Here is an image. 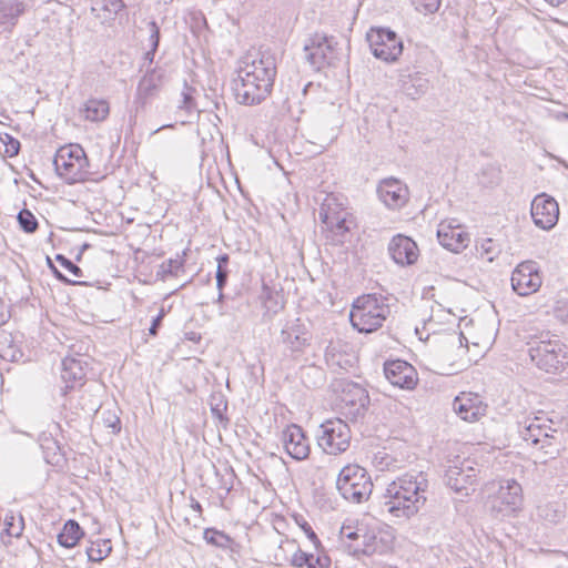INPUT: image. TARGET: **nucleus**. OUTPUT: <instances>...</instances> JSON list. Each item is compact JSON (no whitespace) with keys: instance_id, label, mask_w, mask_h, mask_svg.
<instances>
[{"instance_id":"6e6d98bb","label":"nucleus","mask_w":568,"mask_h":568,"mask_svg":"<svg viewBox=\"0 0 568 568\" xmlns=\"http://www.w3.org/2000/svg\"><path fill=\"white\" fill-rule=\"evenodd\" d=\"M219 268H227L230 256L227 254H221L216 257Z\"/></svg>"},{"instance_id":"7ed1b4c3","label":"nucleus","mask_w":568,"mask_h":568,"mask_svg":"<svg viewBox=\"0 0 568 568\" xmlns=\"http://www.w3.org/2000/svg\"><path fill=\"white\" fill-rule=\"evenodd\" d=\"M528 355L534 365L548 374H560L568 366V347L557 336L542 332L528 343Z\"/></svg>"},{"instance_id":"a19ab883","label":"nucleus","mask_w":568,"mask_h":568,"mask_svg":"<svg viewBox=\"0 0 568 568\" xmlns=\"http://www.w3.org/2000/svg\"><path fill=\"white\" fill-rule=\"evenodd\" d=\"M262 296L264 298V305L267 308V311L277 313L278 310L283 307V304L277 300V293L274 294L271 290L264 287Z\"/></svg>"},{"instance_id":"49530a36","label":"nucleus","mask_w":568,"mask_h":568,"mask_svg":"<svg viewBox=\"0 0 568 568\" xmlns=\"http://www.w3.org/2000/svg\"><path fill=\"white\" fill-rule=\"evenodd\" d=\"M416 9L420 12L434 13L439 9L440 0H415Z\"/></svg>"},{"instance_id":"37998d69","label":"nucleus","mask_w":568,"mask_h":568,"mask_svg":"<svg viewBox=\"0 0 568 568\" xmlns=\"http://www.w3.org/2000/svg\"><path fill=\"white\" fill-rule=\"evenodd\" d=\"M1 142L4 144V153L12 158L16 156L20 151V142L6 133L3 136H0Z\"/></svg>"},{"instance_id":"473e14b6","label":"nucleus","mask_w":568,"mask_h":568,"mask_svg":"<svg viewBox=\"0 0 568 568\" xmlns=\"http://www.w3.org/2000/svg\"><path fill=\"white\" fill-rule=\"evenodd\" d=\"M203 538L207 544L220 548H227L231 544V538L226 534L214 528H206Z\"/></svg>"},{"instance_id":"5fc2aeb1","label":"nucleus","mask_w":568,"mask_h":568,"mask_svg":"<svg viewBox=\"0 0 568 568\" xmlns=\"http://www.w3.org/2000/svg\"><path fill=\"white\" fill-rule=\"evenodd\" d=\"M474 464L475 463L471 460H464L460 463L459 468H463V473H465L467 475H471V473H473L475 475V481H476L480 470L478 468L474 467Z\"/></svg>"},{"instance_id":"72a5a7b5","label":"nucleus","mask_w":568,"mask_h":568,"mask_svg":"<svg viewBox=\"0 0 568 568\" xmlns=\"http://www.w3.org/2000/svg\"><path fill=\"white\" fill-rule=\"evenodd\" d=\"M322 213L327 215H339L348 213L342 203L337 202V199L334 195H327L324 200L321 210H320V219L322 220Z\"/></svg>"},{"instance_id":"20e7f679","label":"nucleus","mask_w":568,"mask_h":568,"mask_svg":"<svg viewBox=\"0 0 568 568\" xmlns=\"http://www.w3.org/2000/svg\"><path fill=\"white\" fill-rule=\"evenodd\" d=\"M389 314L390 308L385 297L367 294L355 300L349 320L359 333H372L382 327Z\"/></svg>"},{"instance_id":"412c9836","label":"nucleus","mask_w":568,"mask_h":568,"mask_svg":"<svg viewBox=\"0 0 568 568\" xmlns=\"http://www.w3.org/2000/svg\"><path fill=\"white\" fill-rule=\"evenodd\" d=\"M87 361L82 357L77 358L68 356L63 358L61 378L65 385L60 389L62 397H65L77 385H83L87 375Z\"/></svg>"},{"instance_id":"0eeeda50","label":"nucleus","mask_w":568,"mask_h":568,"mask_svg":"<svg viewBox=\"0 0 568 568\" xmlns=\"http://www.w3.org/2000/svg\"><path fill=\"white\" fill-rule=\"evenodd\" d=\"M316 438L326 454L339 455L349 447L351 429L341 418L327 419L320 425Z\"/></svg>"},{"instance_id":"338daca9","label":"nucleus","mask_w":568,"mask_h":568,"mask_svg":"<svg viewBox=\"0 0 568 568\" xmlns=\"http://www.w3.org/2000/svg\"><path fill=\"white\" fill-rule=\"evenodd\" d=\"M355 536H356V534H355V532H353V534H349V535H348V537H349L351 539H354V538H355Z\"/></svg>"},{"instance_id":"ddd939ff","label":"nucleus","mask_w":568,"mask_h":568,"mask_svg":"<svg viewBox=\"0 0 568 568\" xmlns=\"http://www.w3.org/2000/svg\"><path fill=\"white\" fill-rule=\"evenodd\" d=\"M165 82V70L160 67L148 68L140 79L134 94L133 104L136 110L143 109L155 99Z\"/></svg>"},{"instance_id":"2f4dec72","label":"nucleus","mask_w":568,"mask_h":568,"mask_svg":"<svg viewBox=\"0 0 568 568\" xmlns=\"http://www.w3.org/2000/svg\"><path fill=\"white\" fill-rule=\"evenodd\" d=\"M348 213L339 215H327L322 213V222L335 234L343 235L349 231L351 221L347 220Z\"/></svg>"},{"instance_id":"f704fd0d","label":"nucleus","mask_w":568,"mask_h":568,"mask_svg":"<svg viewBox=\"0 0 568 568\" xmlns=\"http://www.w3.org/2000/svg\"><path fill=\"white\" fill-rule=\"evenodd\" d=\"M6 532L11 537L21 536L24 528V520L21 515L14 516H6L4 518Z\"/></svg>"},{"instance_id":"680f3d73","label":"nucleus","mask_w":568,"mask_h":568,"mask_svg":"<svg viewBox=\"0 0 568 568\" xmlns=\"http://www.w3.org/2000/svg\"><path fill=\"white\" fill-rule=\"evenodd\" d=\"M212 413L219 418H222V409L220 408V405L212 407Z\"/></svg>"},{"instance_id":"052dcab7","label":"nucleus","mask_w":568,"mask_h":568,"mask_svg":"<svg viewBox=\"0 0 568 568\" xmlns=\"http://www.w3.org/2000/svg\"><path fill=\"white\" fill-rule=\"evenodd\" d=\"M191 507H192L195 511H199V513H201V511H202V506H201V504H200L197 500H195V499H192Z\"/></svg>"},{"instance_id":"bf43d9fd","label":"nucleus","mask_w":568,"mask_h":568,"mask_svg":"<svg viewBox=\"0 0 568 568\" xmlns=\"http://www.w3.org/2000/svg\"><path fill=\"white\" fill-rule=\"evenodd\" d=\"M549 6L551 7H559L560 4H562L564 2H566L567 0H545Z\"/></svg>"},{"instance_id":"a878e982","label":"nucleus","mask_w":568,"mask_h":568,"mask_svg":"<svg viewBox=\"0 0 568 568\" xmlns=\"http://www.w3.org/2000/svg\"><path fill=\"white\" fill-rule=\"evenodd\" d=\"M566 507L560 501H544L537 506V518L548 523L558 524L565 517Z\"/></svg>"},{"instance_id":"c756f323","label":"nucleus","mask_w":568,"mask_h":568,"mask_svg":"<svg viewBox=\"0 0 568 568\" xmlns=\"http://www.w3.org/2000/svg\"><path fill=\"white\" fill-rule=\"evenodd\" d=\"M123 0H92L91 10L97 18L109 20L124 8Z\"/></svg>"},{"instance_id":"5701e85b","label":"nucleus","mask_w":568,"mask_h":568,"mask_svg":"<svg viewBox=\"0 0 568 568\" xmlns=\"http://www.w3.org/2000/svg\"><path fill=\"white\" fill-rule=\"evenodd\" d=\"M341 400L344 404V408L348 409L345 414L355 418L363 416L369 404L367 390L355 383H348L345 385Z\"/></svg>"},{"instance_id":"69168bd1","label":"nucleus","mask_w":568,"mask_h":568,"mask_svg":"<svg viewBox=\"0 0 568 568\" xmlns=\"http://www.w3.org/2000/svg\"><path fill=\"white\" fill-rule=\"evenodd\" d=\"M306 566L307 568H316L315 564L312 561H310Z\"/></svg>"},{"instance_id":"7c9ffc66","label":"nucleus","mask_w":568,"mask_h":568,"mask_svg":"<svg viewBox=\"0 0 568 568\" xmlns=\"http://www.w3.org/2000/svg\"><path fill=\"white\" fill-rule=\"evenodd\" d=\"M84 118L89 121H103L110 112L109 103L105 100L90 99L82 109Z\"/></svg>"},{"instance_id":"2eb2a0df","label":"nucleus","mask_w":568,"mask_h":568,"mask_svg":"<svg viewBox=\"0 0 568 568\" xmlns=\"http://www.w3.org/2000/svg\"><path fill=\"white\" fill-rule=\"evenodd\" d=\"M384 374L392 385L403 389H414L418 383L417 371L403 359L387 361L384 364Z\"/></svg>"},{"instance_id":"c85d7f7f","label":"nucleus","mask_w":568,"mask_h":568,"mask_svg":"<svg viewBox=\"0 0 568 568\" xmlns=\"http://www.w3.org/2000/svg\"><path fill=\"white\" fill-rule=\"evenodd\" d=\"M84 532L78 521L68 520L58 535V542L64 548H73L83 537Z\"/></svg>"},{"instance_id":"4be33fe9","label":"nucleus","mask_w":568,"mask_h":568,"mask_svg":"<svg viewBox=\"0 0 568 568\" xmlns=\"http://www.w3.org/2000/svg\"><path fill=\"white\" fill-rule=\"evenodd\" d=\"M455 413L466 422H476L486 414L487 405L474 393H462L454 399Z\"/></svg>"},{"instance_id":"58836bf2","label":"nucleus","mask_w":568,"mask_h":568,"mask_svg":"<svg viewBox=\"0 0 568 568\" xmlns=\"http://www.w3.org/2000/svg\"><path fill=\"white\" fill-rule=\"evenodd\" d=\"M103 424L106 428H110L113 434L121 432V420L114 410H104L102 413Z\"/></svg>"},{"instance_id":"c9c22d12","label":"nucleus","mask_w":568,"mask_h":568,"mask_svg":"<svg viewBox=\"0 0 568 568\" xmlns=\"http://www.w3.org/2000/svg\"><path fill=\"white\" fill-rule=\"evenodd\" d=\"M18 222L20 227L27 233H33L38 229V221L36 216L27 209L18 213Z\"/></svg>"},{"instance_id":"f8f14e48","label":"nucleus","mask_w":568,"mask_h":568,"mask_svg":"<svg viewBox=\"0 0 568 568\" xmlns=\"http://www.w3.org/2000/svg\"><path fill=\"white\" fill-rule=\"evenodd\" d=\"M510 282L514 292L519 296L536 293L542 284L538 263L531 260L520 262L513 271Z\"/></svg>"},{"instance_id":"13d9d810","label":"nucleus","mask_w":568,"mask_h":568,"mask_svg":"<svg viewBox=\"0 0 568 568\" xmlns=\"http://www.w3.org/2000/svg\"><path fill=\"white\" fill-rule=\"evenodd\" d=\"M155 52L156 51H153V49H150L149 51L145 52L144 61H146L149 63V65L152 64V62L154 60Z\"/></svg>"},{"instance_id":"aec40b11","label":"nucleus","mask_w":568,"mask_h":568,"mask_svg":"<svg viewBox=\"0 0 568 568\" xmlns=\"http://www.w3.org/2000/svg\"><path fill=\"white\" fill-rule=\"evenodd\" d=\"M388 253L393 261L400 266H409L416 263L419 250L416 242L409 236L397 234L388 244Z\"/></svg>"},{"instance_id":"ea45409f","label":"nucleus","mask_w":568,"mask_h":568,"mask_svg":"<svg viewBox=\"0 0 568 568\" xmlns=\"http://www.w3.org/2000/svg\"><path fill=\"white\" fill-rule=\"evenodd\" d=\"M183 267V262L180 258H170L160 265L159 274L163 277L166 275H176Z\"/></svg>"},{"instance_id":"39448f33","label":"nucleus","mask_w":568,"mask_h":568,"mask_svg":"<svg viewBox=\"0 0 568 568\" xmlns=\"http://www.w3.org/2000/svg\"><path fill=\"white\" fill-rule=\"evenodd\" d=\"M336 488L345 500L362 504L372 495L373 483L365 468L348 464L339 470Z\"/></svg>"},{"instance_id":"3c124183","label":"nucleus","mask_w":568,"mask_h":568,"mask_svg":"<svg viewBox=\"0 0 568 568\" xmlns=\"http://www.w3.org/2000/svg\"><path fill=\"white\" fill-rule=\"evenodd\" d=\"M193 89L190 88L186 82H184V90L182 92V105L180 108L191 110L195 106L194 98L192 95Z\"/></svg>"},{"instance_id":"8fccbe9b","label":"nucleus","mask_w":568,"mask_h":568,"mask_svg":"<svg viewBox=\"0 0 568 568\" xmlns=\"http://www.w3.org/2000/svg\"><path fill=\"white\" fill-rule=\"evenodd\" d=\"M313 555L306 554L300 549H297L292 556V564L295 567L302 568L306 566L310 561H312Z\"/></svg>"},{"instance_id":"f3484780","label":"nucleus","mask_w":568,"mask_h":568,"mask_svg":"<svg viewBox=\"0 0 568 568\" xmlns=\"http://www.w3.org/2000/svg\"><path fill=\"white\" fill-rule=\"evenodd\" d=\"M521 486L516 480H506L493 499V509L503 515L515 513L521 505Z\"/></svg>"},{"instance_id":"603ef678","label":"nucleus","mask_w":568,"mask_h":568,"mask_svg":"<svg viewBox=\"0 0 568 568\" xmlns=\"http://www.w3.org/2000/svg\"><path fill=\"white\" fill-rule=\"evenodd\" d=\"M216 286L219 291H223L224 286L227 283L229 270L227 268H219L216 267Z\"/></svg>"},{"instance_id":"4d7b16f0","label":"nucleus","mask_w":568,"mask_h":568,"mask_svg":"<svg viewBox=\"0 0 568 568\" xmlns=\"http://www.w3.org/2000/svg\"><path fill=\"white\" fill-rule=\"evenodd\" d=\"M316 565L321 568H328L331 565V559L327 556H318L316 558Z\"/></svg>"},{"instance_id":"b1692460","label":"nucleus","mask_w":568,"mask_h":568,"mask_svg":"<svg viewBox=\"0 0 568 568\" xmlns=\"http://www.w3.org/2000/svg\"><path fill=\"white\" fill-rule=\"evenodd\" d=\"M445 479L452 489L459 493L465 490L466 495H468L467 486L475 483V475L473 473L471 475L463 473V468H459V465L455 464L449 466V468L446 470Z\"/></svg>"},{"instance_id":"0e129e2a","label":"nucleus","mask_w":568,"mask_h":568,"mask_svg":"<svg viewBox=\"0 0 568 568\" xmlns=\"http://www.w3.org/2000/svg\"><path fill=\"white\" fill-rule=\"evenodd\" d=\"M223 297H224V295H223L222 291H219L217 302L219 303L222 302Z\"/></svg>"},{"instance_id":"e2e57ef3","label":"nucleus","mask_w":568,"mask_h":568,"mask_svg":"<svg viewBox=\"0 0 568 568\" xmlns=\"http://www.w3.org/2000/svg\"><path fill=\"white\" fill-rule=\"evenodd\" d=\"M166 128H173V125H172V124H165V125H162V126H160L159 129H155V130L153 131V134H155V133H158L159 131H161V130H163V129H166Z\"/></svg>"},{"instance_id":"9d476101","label":"nucleus","mask_w":568,"mask_h":568,"mask_svg":"<svg viewBox=\"0 0 568 568\" xmlns=\"http://www.w3.org/2000/svg\"><path fill=\"white\" fill-rule=\"evenodd\" d=\"M312 335L301 318L286 320L283 324L278 343L293 358L300 357L311 344Z\"/></svg>"},{"instance_id":"09e8293b","label":"nucleus","mask_w":568,"mask_h":568,"mask_svg":"<svg viewBox=\"0 0 568 568\" xmlns=\"http://www.w3.org/2000/svg\"><path fill=\"white\" fill-rule=\"evenodd\" d=\"M149 29H150V49H153V51H158L159 43H160V28L156 24L155 21L149 22Z\"/></svg>"},{"instance_id":"9b49d317","label":"nucleus","mask_w":568,"mask_h":568,"mask_svg":"<svg viewBox=\"0 0 568 568\" xmlns=\"http://www.w3.org/2000/svg\"><path fill=\"white\" fill-rule=\"evenodd\" d=\"M518 433L523 440L530 443L532 446L540 445L546 454H552L554 434L557 433L547 420L542 417H526L524 420L518 423Z\"/></svg>"},{"instance_id":"c03bdc74","label":"nucleus","mask_w":568,"mask_h":568,"mask_svg":"<svg viewBox=\"0 0 568 568\" xmlns=\"http://www.w3.org/2000/svg\"><path fill=\"white\" fill-rule=\"evenodd\" d=\"M55 261L63 268H65L68 272H70L73 276H75V277H82L83 276L82 270L78 265H75L71 260L67 258L64 255L57 254L55 255Z\"/></svg>"},{"instance_id":"cd10ccee","label":"nucleus","mask_w":568,"mask_h":568,"mask_svg":"<svg viewBox=\"0 0 568 568\" xmlns=\"http://www.w3.org/2000/svg\"><path fill=\"white\" fill-rule=\"evenodd\" d=\"M402 90L412 100H416L427 92L428 80L419 73L408 75L402 80Z\"/></svg>"},{"instance_id":"774afa93","label":"nucleus","mask_w":568,"mask_h":568,"mask_svg":"<svg viewBox=\"0 0 568 568\" xmlns=\"http://www.w3.org/2000/svg\"><path fill=\"white\" fill-rule=\"evenodd\" d=\"M90 412H95L94 405L89 408Z\"/></svg>"},{"instance_id":"393cba45","label":"nucleus","mask_w":568,"mask_h":568,"mask_svg":"<svg viewBox=\"0 0 568 568\" xmlns=\"http://www.w3.org/2000/svg\"><path fill=\"white\" fill-rule=\"evenodd\" d=\"M24 9V3L19 0H0V26L13 27Z\"/></svg>"},{"instance_id":"6ab92c4d","label":"nucleus","mask_w":568,"mask_h":568,"mask_svg":"<svg viewBox=\"0 0 568 568\" xmlns=\"http://www.w3.org/2000/svg\"><path fill=\"white\" fill-rule=\"evenodd\" d=\"M379 200L392 210L403 207L408 201V187L395 178L384 179L377 186Z\"/></svg>"},{"instance_id":"e433bc0d","label":"nucleus","mask_w":568,"mask_h":568,"mask_svg":"<svg viewBox=\"0 0 568 568\" xmlns=\"http://www.w3.org/2000/svg\"><path fill=\"white\" fill-rule=\"evenodd\" d=\"M325 361L331 368H346L348 359H343V356L336 351L333 345L327 346L325 351Z\"/></svg>"},{"instance_id":"f257e3e1","label":"nucleus","mask_w":568,"mask_h":568,"mask_svg":"<svg viewBox=\"0 0 568 568\" xmlns=\"http://www.w3.org/2000/svg\"><path fill=\"white\" fill-rule=\"evenodd\" d=\"M427 488L428 479L423 471H409L397 477L383 494L381 513L398 521L408 520L425 505Z\"/></svg>"},{"instance_id":"de8ad7c7","label":"nucleus","mask_w":568,"mask_h":568,"mask_svg":"<svg viewBox=\"0 0 568 568\" xmlns=\"http://www.w3.org/2000/svg\"><path fill=\"white\" fill-rule=\"evenodd\" d=\"M47 262H48L49 268L52 271V273L55 276V278L59 280L60 282H63V283H67V284H72V285H83V284H85L84 282H81V281H71V280H69L62 272H60L57 268V266L53 264V262H52V260L50 257H47Z\"/></svg>"},{"instance_id":"a211bd4d","label":"nucleus","mask_w":568,"mask_h":568,"mask_svg":"<svg viewBox=\"0 0 568 568\" xmlns=\"http://www.w3.org/2000/svg\"><path fill=\"white\" fill-rule=\"evenodd\" d=\"M437 239L443 247L454 253H459L470 242L469 234L460 225L454 224V221H443L438 225Z\"/></svg>"},{"instance_id":"6e6552de","label":"nucleus","mask_w":568,"mask_h":568,"mask_svg":"<svg viewBox=\"0 0 568 568\" xmlns=\"http://www.w3.org/2000/svg\"><path fill=\"white\" fill-rule=\"evenodd\" d=\"M339 51L334 37L321 33H315L304 44L305 59L316 70L333 65L339 60Z\"/></svg>"},{"instance_id":"4c0bfd02","label":"nucleus","mask_w":568,"mask_h":568,"mask_svg":"<svg viewBox=\"0 0 568 568\" xmlns=\"http://www.w3.org/2000/svg\"><path fill=\"white\" fill-rule=\"evenodd\" d=\"M104 547L105 548H101L100 545L92 544L87 548L88 559L93 562H99L104 559L111 551V547L108 545V541H104Z\"/></svg>"},{"instance_id":"1a4fd4ad","label":"nucleus","mask_w":568,"mask_h":568,"mask_svg":"<svg viewBox=\"0 0 568 568\" xmlns=\"http://www.w3.org/2000/svg\"><path fill=\"white\" fill-rule=\"evenodd\" d=\"M366 38L374 57L379 60L394 62L403 52L402 40L389 28H371Z\"/></svg>"},{"instance_id":"a18cd8bd","label":"nucleus","mask_w":568,"mask_h":568,"mask_svg":"<svg viewBox=\"0 0 568 568\" xmlns=\"http://www.w3.org/2000/svg\"><path fill=\"white\" fill-rule=\"evenodd\" d=\"M554 316L562 323H568V298H561L556 302Z\"/></svg>"},{"instance_id":"864d4df0","label":"nucleus","mask_w":568,"mask_h":568,"mask_svg":"<svg viewBox=\"0 0 568 568\" xmlns=\"http://www.w3.org/2000/svg\"><path fill=\"white\" fill-rule=\"evenodd\" d=\"M164 316H165V310L162 307L160 310L158 316L154 317L153 321H152V324H151V326L149 328L150 335L155 336L158 334V331H159V328H160V326L162 324V321H163Z\"/></svg>"},{"instance_id":"bb28decb","label":"nucleus","mask_w":568,"mask_h":568,"mask_svg":"<svg viewBox=\"0 0 568 568\" xmlns=\"http://www.w3.org/2000/svg\"><path fill=\"white\" fill-rule=\"evenodd\" d=\"M0 357L12 363L22 359L23 352L12 333L0 334Z\"/></svg>"},{"instance_id":"79ce46f5","label":"nucleus","mask_w":568,"mask_h":568,"mask_svg":"<svg viewBox=\"0 0 568 568\" xmlns=\"http://www.w3.org/2000/svg\"><path fill=\"white\" fill-rule=\"evenodd\" d=\"M295 521L298 525V527L305 532L306 537L313 542L315 548H318L321 545V541L313 530L312 526L306 521V519L303 516H295Z\"/></svg>"},{"instance_id":"423d86ee","label":"nucleus","mask_w":568,"mask_h":568,"mask_svg":"<svg viewBox=\"0 0 568 568\" xmlns=\"http://www.w3.org/2000/svg\"><path fill=\"white\" fill-rule=\"evenodd\" d=\"M53 165L57 174L68 184L83 181L90 173L87 154L79 144L60 148L53 158Z\"/></svg>"},{"instance_id":"f03ea898","label":"nucleus","mask_w":568,"mask_h":568,"mask_svg":"<svg viewBox=\"0 0 568 568\" xmlns=\"http://www.w3.org/2000/svg\"><path fill=\"white\" fill-rule=\"evenodd\" d=\"M276 77L275 58L262 53L258 58L246 57L242 61L239 77L233 81L236 101L245 105H254L265 100L273 88Z\"/></svg>"},{"instance_id":"4468645a","label":"nucleus","mask_w":568,"mask_h":568,"mask_svg":"<svg viewBox=\"0 0 568 568\" xmlns=\"http://www.w3.org/2000/svg\"><path fill=\"white\" fill-rule=\"evenodd\" d=\"M530 215L538 229L549 231L558 222L559 205L552 196L546 193L537 194L531 201Z\"/></svg>"},{"instance_id":"dca6fc26","label":"nucleus","mask_w":568,"mask_h":568,"mask_svg":"<svg viewBox=\"0 0 568 568\" xmlns=\"http://www.w3.org/2000/svg\"><path fill=\"white\" fill-rule=\"evenodd\" d=\"M285 452L295 460H304L310 456L311 447L304 430L297 424L287 425L281 435Z\"/></svg>"}]
</instances>
